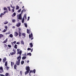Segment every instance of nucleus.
<instances>
[{"mask_svg": "<svg viewBox=\"0 0 76 76\" xmlns=\"http://www.w3.org/2000/svg\"><path fill=\"white\" fill-rule=\"evenodd\" d=\"M15 37H17L18 35H19V33L17 32H16L14 33Z\"/></svg>", "mask_w": 76, "mask_h": 76, "instance_id": "obj_5", "label": "nucleus"}, {"mask_svg": "<svg viewBox=\"0 0 76 76\" xmlns=\"http://www.w3.org/2000/svg\"><path fill=\"white\" fill-rule=\"evenodd\" d=\"M29 75H30V76H31V73H30V72H29Z\"/></svg>", "mask_w": 76, "mask_h": 76, "instance_id": "obj_64", "label": "nucleus"}, {"mask_svg": "<svg viewBox=\"0 0 76 76\" xmlns=\"http://www.w3.org/2000/svg\"><path fill=\"white\" fill-rule=\"evenodd\" d=\"M33 37V34H32V33H31V34L29 35V38H31V40H32V39H34V37Z\"/></svg>", "mask_w": 76, "mask_h": 76, "instance_id": "obj_3", "label": "nucleus"}, {"mask_svg": "<svg viewBox=\"0 0 76 76\" xmlns=\"http://www.w3.org/2000/svg\"><path fill=\"white\" fill-rule=\"evenodd\" d=\"M21 11V9H20L19 10H18V13H20V12Z\"/></svg>", "mask_w": 76, "mask_h": 76, "instance_id": "obj_38", "label": "nucleus"}, {"mask_svg": "<svg viewBox=\"0 0 76 76\" xmlns=\"http://www.w3.org/2000/svg\"><path fill=\"white\" fill-rule=\"evenodd\" d=\"M26 56H23V57H22V59L23 60H25V59H26Z\"/></svg>", "mask_w": 76, "mask_h": 76, "instance_id": "obj_16", "label": "nucleus"}, {"mask_svg": "<svg viewBox=\"0 0 76 76\" xmlns=\"http://www.w3.org/2000/svg\"><path fill=\"white\" fill-rule=\"evenodd\" d=\"M8 10L9 11H10V7H8Z\"/></svg>", "mask_w": 76, "mask_h": 76, "instance_id": "obj_47", "label": "nucleus"}, {"mask_svg": "<svg viewBox=\"0 0 76 76\" xmlns=\"http://www.w3.org/2000/svg\"><path fill=\"white\" fill-rule=\"evenodd\" d=\"M6 61V58L5 57V58H4V59H3V62L4 63V62H5V61Z\"/></svg>", "mask_w": 76, "mask_h": 76, "instance_id": "obj_12", "label": "nucleus"}, {"mask_svg": "<svg viewBox=\"0 0 76 76\" xmlns=\"http://www.w3.org/2000/svg\"><path fill=\"white\" fill-rule=\"evenodd\" d=\"M22 71H20V74H21V75H22Z\"/></svg>", "mask_w": 76, "mask_h": 76, "instance_id": "obj_58", "label": "nucleus"}, {"mask_svg": "<svg viewBox=\"0 0 76 76\" xmlns=\"http://www.w3.org/2000/svg\"><path fill=\"white\" fill-rule=\"evenodd\" d=\"M7 30L4 29V30L3 31H2L3 32H6V31Z\"/></svg>", "mask_w": 76, "mask_h": 76, "instance_id": "obj_37", "label": "nucleus"}, {"mask_svg": "<svg viewBox=\"0 0 76 76\" xmlns=\"http://www.w3.org/2000/svg\"><path fill=\"white\" fill-rule=\"evenodd\" d=\"M23 10H22V11H21V14H23Z\"/></svg>", "mask_w": 76, "mask_h": 76, "instance_id": "obj_55", "label": "nucleus"}, {"mask_svg": "<svg viewBox=\"0 0 76 76\" xmlns=\"http://www.w3.org/2000/svg\"><path fill=\"white\" fill-rule=\"evenodd\" d=\"M13 36V34H10V38H12Z\"/></svg>", "mask_w": 76, "mask_h": 76, "instance_id": "obj_18", "label": "nucleus"}, {"mask_svg": "<svg viewBox=\"0 0 76 76\" xmlns=\"http://www.w3.org/2000/svg\"><path fill=\"white\" fill-rule=\"evenodd\" d=\"M16 44H19V42H17Z\"/></svg>", "mask_w": 76, "mask_h": 76, "instance_id": "obj_61", "label": "nucleus"}, {"mask_svg": "<svg viewBox=\"0 0 76 76\" xmlns=\"http://www.w3.org/2000/svg\"><path fill=\"white\" fill-rule=\"evenodd\" d=\"M16 26H17V27H19L20 26V23H18L16 25Z\"/></svg>", "mask_w": 76, "mask_h": 76, "instance_id": "obj_15", "label": "nucleus"}, {"mask_svg": "<svg viewBox=\"0 0 76 76\" xmlns=\"http://www.w3.org/2000/svg\"><path fill=\"white\" fill-rule=\"evenodd\" d=\"M22 20H25V19L23 17Z\"/></svg>", "mask_w": 76, "mask_h": 76, "instance_id": "obj_52", "label": "nucleus"}, {"mask_svg": "<svg viewBox=\"0 0 76 76\" xmlns=\"http://www.w3.org/2000/svg\"><path fill=\"white\" fill-rule=\"evenodd\" d=\"M0 70H3V69L2 67L1 66L0 67Z\"/></svg>", "mask_w": 76, "mask_h": 76, "instance_id": "obj_42", "label": "nucleus"}, {"mask_svg": "<svg viewBox=\"0 0 76 76\" xmlns=\"http://www.w3.org/2000/svg\"><path fill=\"white\" fill-rule=\"evenodd\" d=\"M14 67L15 69H16V68L17 67V65H15Z\"/></svg>", "mask_w": 76, "mask_h": 76, "instance_id": "obj_29", "label": "nucleus"}, {"mask_svg": "<svg viewBox=\"0 0 76 76\" xmlns=\"http://www.w3.org/2000/svg\"><path fill=\"white\" fill-rule=\"evenodd\" d=\"M6 12H7V11H4V14H5Z\"/></svg>", "mask_w": 76, "mask_h": 76, "instance_id": "obj_54", "label": "nucleus"}, {"mask_svg": "<svg viewBox=\"0 0 76 76\" xmlns=\"http://www.w3.org/2000/svg\"><path fill=\"white\" fill-rule=\"evenodd\" d=\"M19 7L17 5L16 6V10H19Z\"/></svg>", "mask_w": 76, "mask_h": 76, "instance_id": "obj_22", "label": "nucleus"}, {"mask_svg": "<svg viewBox=\"0 0 76 76\" xmlns=\"http://www.w3.org/2000/svg\"><path fill=\"white\" fill-rule=\"evenodd\" d=\"M13 43H14V44H16V42L15 41L14 42H13Z\"/></svg>", "mask_w": 76, "mask_h": 76, "instance_id": "obj_50", "label": "nucleus"}, {"mask_svg": "<svg viewBox=\"0 0 76 76\" xmlns=\"http://www.w3.org/2000/svg\"><path fill=\"white\" fill-rule=\"evenodd\" d=\"M31 56V53H28L27 54V56Z\"/></svg>", "mask_w": 76, "mask_h": 76, "instance_id": "obj_21", "label": "nucleus"}, {"mask_svg": "<svg viewBox=\"0 0 76 76\" xmlns=\"http://www.w3.org/2000/svg\"><path fill=\"white\" fill-rule=\"evenodd\" d=\"M24 64V61H23L21 62V64Z\"/></svg>", "mask_w": 76, "mask_h": 76, "instance_id": "obj_33", "label": "nucleus"}, {"mask_svg": "<svg viewBox=\"0 0 76 76\" xmlns=\"http://www.w3.org/2000/svg\"><path fill=\"white\" fill-rule=\"evenodd\" d=\"M17 19H20V20H22V15L21 14H20L18 16V18H17Z\"/></svg>", "mask_w": 76, "mask_h": 76, "instance_id": "obj_4", "label": "nucleus"}, {"mask_svg": "<svg viewBox=\"0 0 76 76\" xmlns=\"http://www.w3.org/2000/svg\"><path fill=\"white\" fill-rule=\"evenodd\" d=\"M20 49H17V51H20Z\"/></svg>", "mask_w": 76, "mask_h": 76, "instance_id": "obj_57", "label": "nucleus"}, {"mask_svg": "<svg viewBox=\"0 0 76 76\" xmlns=\"http://www.w3.org/2000/svg\"><path fill=\"white\" fill-rule=\"evenodd\" d=\"M27 50H28V51H29V50H31V48H28L27 49Z\"/></svg>", "mask_w": 76, "mask_h": 76, "instance_id": "obj_36", "label": "nucleus"}, {"mask_svg": "<svg viewBox=\"0 0 76 76\" xmlns=\"http://www.w3.org/2000/svg\"><path fill=\"white\" fill-rule=\"evenodd\" d=\"M26 71L25 72V75L29 73V71H30V67H29V66H26Z\"/></svg>", "mask_w": 76, "mask_h": 76, "instance_id": "obj_2", "label": "nucleus"}, {"mask_svg": "<svg viewBox=\"0 0 76 76\" xmlns=\"http://www.w3.org/2000/svg\"><path fill=\"white\" fill-rule=\"evenodd\" d=\"M30 48H32L33 47V45H32V43L31 42L30 43Z\"/></svg>", "mask_w": 76, "mask_h": 76, "instance_id": "obj_10", "label": "nucleus"}, {"mask_svg": "<svg viewBox=\"0 0 76 76\" xmlns=\"http://www.w3.org/2000/svg\"><path fill=\"white\" fill-rule=\"evenodd\" d=\"M5 68H6L7 67V62L6 61L5 63Z\"/></svg>", "mask_w": 76, "mask_h": 76, "instance_id": "obj_9", "label": "nucleus"}, {"mask_svg": "<svg viewBox=\"0 0 76 76\" xmlns=\"http://www.w3.org/2000/svg\"><path fill=\"white\" fill-rule=\"evenodd\" d=\"M20 54V55L18 57H17V59L18 61H20V59H21V54H22V50H20V51H17V54Z\"/></svg>", "mask_w": 76, "mask_h": 76, "instance_id": "obj_1", "label": "nucleus"}, {"mask_svg": "<svg viewBox=\"0 0 76 76\" xmlns=\"http://www.w3.org/2000/svg\"><path fill=\"white\" fill-rule=\"evenodd\" d=\"M24 37H26V34L25 33H22L21 34Z\"/></svg>", "mask_w": 76, "mask_h": 76, "instance_id": "obj_11", "label": "nucleus"}, {"mask_svg": "<svg viewBox=\"0 0 76 76\" xmlns=\"http://www.w3.org/2000/svg\"><path fill=\"white\" fill-rule=\"evenodd\" d=\"M11 66H12V67L13 64H14V63H13V62H11Z\"/></svg>", "mask_w": 76, "mask_h": 76, "instance_id": "obj_31", "label": "nucleus"}, {"mask_svg": "<svg viewBox=\"0 0 76 76\" xmlns=\"http://www.w3.org/2000/svg\"><path fill=\"white\" fill-rule=\"evenodd\" d=\"M7 34H10V32H8L7 33Z\"/></svg>", "mask_w": 76, "mask_h": 76, "instance_id": "obj_60", "label": "nucleus"}, {"mask_svg": "<svg viewBox=\"0 0 76 76\" xmlns=\"http://www.w3.org/2000/svg\"><path fill=\"white\" fill-rule=\"evenodd\" d=\"M12 28H14V29H15V26H13L12 27Z\"/></svg>", "mask_w": 76, "mask_h": 76, "instance_id": "obj_62", "label": "nucleus"}, {"mask_svg": "<svg viewBox=\"0 0 76 76\" xmlns=\"http://www.w3.org/2000/svg\"><path fill=\"white\" fill-rule=\"evenodd\" d=\"M7 39H8L7 38L6 39H5L3 42V43L4 44V43H6L7 42Z\"/></svg>", "mask_w": 76, "mask_h": 76, "instance_id": "obj_8", "label": "nucleus"}, {"mask_svg": "<svg viewBox=\"0 0 76 76\" xmlns=\"http://www.w3.org/2000/svg\"><path fill=\"white\" fill-rule=\"evenodd\" d=\"M8 23V22L7 21V22H4V24L5 25H6V24H7V23Z\"/></svg>", "mask_w": 76, "mask_h": 76, "instance_id": "obj_34", "label": "nucleus"}, {"mask_svg": "<svg viewBox=\"0 0 76 76\" xmlns=\"http://www.w3.org/2000/svg\"><path fill=\"white\" fill-rule=\"evenodd\" d=\"M29 61H27V63H29Z\"/></svg>", "mask_w": 76, "mask_h": 76, "instance_id": "obj_63", "label": "nucleus"}, {"mask_svg": "<svg viewBox=\"0 0 76 76\" xmlns=\"http://www.w3.org/2000/svg\"><path fill=\"white\" fill-rule=\"evenodd\" d=\"M3 69H0V73H1L3 72Z\"/></svg>", "mask_w": 76, "mask_h": 76, "instance_id": "obj_17", "label": "nucleus"}, {"mask_svg": "<svg viewBox=\"0 0 76 76\" xmlns=\"http://www.w3.org/2000/svg\"><path fill=\"white\" fill-rule=\"evenodd\" d=\"M21 44H23V45H24V42L23 41H21Z\"/></svg>", "mask_w": 76, "mask_h": 76, "instance_id": "obj_32", "label": "nucleus"}, {"mask_svg": "<svg viewBox=\"0 0 76 76\" xmlns=\"http://www.w3.org/2000/svg\"><path fill=\"white\" fill-rule=\"evenodd\" d=\"M10 68H9V67H8V66H7V67H6V68H5V69H7V70H8Z\"/></svg>", "mask_w": 76, "mask_h": 76, "instance_id": "obj_30", "label": "nucleus"}, {"mask_svg": "<svg viewBox=\"0 0 76 76\" xmlns=\"http://www.w3.org/2000/svg\"><path fill=\"white\" fill-rule=\"evenodd\" d=\"M22 23H24V20H22Z\"/></svg>", "mask_w": 76, "mask_h": 76, "instance_id": "obj_53", "label": "nucleus"}, {"mask_svg": "<svg viewBox=\"0 0 76 76\" xmlns=\"http://www.w3.org/2000/svg\"><path fill=\"white\" fill-rule=\"evenodd\" d=\"M8 75H9V73H6L5 74L6 76H8Z\"/></svg>", "mask_w": 76, "mask_h": 76, "instance_id": "obj_39", "label": "nucleus"}, {"mask_svg": "<svg viewBox=\"0 0 76 76\" xmlns=\"http://www.w3.org/2000/svg\"><path fill=\"white\" fill-rule=\"evenodd\" d=\"M29 32H31V30L30 29L29 30L28 29L27 30V34H29Z\"/></svg>", "mask_w": 76, "mask_h": 76, "instance_id": "obj_7", "label": "nucleus"}, {"mask_svg": "<svg viewBox=\"0 0 76 76\" xmlns=\"http://www.w3.org/2000/svg\"><path fill=\"white\" fill-rule=\"evenodd\" d=\"M29 19H30V17H28V19H27L28 21V20H29Z\"/></svg>", "mask_w": 76, "mask_h": 76, "instance_id": "obj_46", "label": "nucleus"}, {"mask_svg": "<svg viewBox=\"0 0 76 76\" xmlns=\"http://www.w3.org/2000/svg\"><path fill=\"white\" fill-rule=\"evenodd\" d=\"M4 10H7V8L6 7H4Z\"/></svg>", "mask_w": 76, "mask_h": 76, "instance_id": "obj_27", "label": "nucleus"}, {"mask_svg": "<svg viewBox=\"0 0 76 76\" xmlns=\"http://www.w3.org/2000/svg\"><path fill=\"white\" fill-rule=\"evenodd\" d=\"M19 37H21V32H20V31H19Z\"/></svg>", "mask_w": 76, "mask_h": 76, "instance_id": "obj_24", "label": "nucleus"}, {"mask_svg": "<svg viewBox=\"0 0 76 76\" xmlns=\"http://www.w3.org/2000/svg\"><path fill=\"white\" fill-rule=\"evenodd\" d=\"M1 76H5L4 75H3V74H0Z\"/></svg>", "mask_w": 76, "mask_h": 76, "instance_id": "obj_51", "label": "nucleus"}, {"mask_svg": "<svg viewBox=\"0 0 76 76\" xmlns=\"http://www.w3.org/2000/svg\"><path fill=\"white\" fill-rule=\"evenodd\" d=\"M30 73H33V71L30 70Z\"/></svg>", "mask_w": 76, "mask_h": 76, "instance_id": "obj_44", "label": "nucleus"}, {"mask_svg": "<svg viewBox=\"0 0 76 76\" xmlns=\"http://www.w3.org/2000/svg\"><path fill=\"white\" fill-rule=\"evenodd\" d=\"M15 7H13V9H12V12H15Z\"/></svg>", "mask_w": 76, "mask_h": 76, "instance_id": "obj_25", "label": "nucleus"}, {"mask_svg": "<svg viewBox=\"0 0 76 76\" xmlns=\"http://www.w3.org/2000/svg\"><path fill=\"white\" fill-rule=\"evenodd\" d=\"M5 29H6V30H7V26H5Z\"/></svg>", "mask_w": 76, "mask_h": 76, "instance_id": "obj_48", "label": "nucleus"}, {"mask_svg": "<svg viewBox=\"0 0 76 76\" xmlns=\"http://www.w3.org/2000/svg\"><path fill=\"white\" fill-rule=\"evenodd\" d=\"M3 37V35L2 34H0V39L1 38H2Z\"/></svg>", "mask_w": 76, "mask_h": 76, "instance_id": "obj_23", "label": "nucleus"}, {"mask_svg": "<svg viewBox=\"0 0 76 76\" xmlns=\"http://www.w3.org/2000/svg\"><path fill=\"white\" fill-rule=\"evenodd\" d=\"M17 46L18 45H17L16 44L14 46L15 48V49H17L18 48V47H17Z\"/></svg>", "mask_w": 76, "mask_h": 76, "instance_id": "obj_14", "label": "nucleus"}, {"mask_svg": "<svg viewBox=\"0 0 76 76\" xmlns=\"http://www.w3.org/2000/svg\"><path fill=\"white\" fill-rule=\"evenodd\" d=\"M16 13L14 12L12 15V17H14V16H16Z\"/></svg>", "mask_w": 76, "mask_h": 76, "instance_id": "obj_13", "label": "nucleus"}, {"mask_svg": "<svg viewBox=\"0 0 76 76\" xmlns=\"http://www.w3.org/2000/svg\"><path fill=\"white\" fill-rule=\"evenodd\" d=\"M36 72V70H35V69H34L33 70V72L34 74H35V73Z\"/></svg>", "mask_w": 76, "mask_h": 76, "instance_id": "obj_28", "label": "nucleus"}, {"mask_svg": "<svg viewBox=\"0 0 76 76\" xmlns=\"http://www.w3.org/2000/svg\"><path fill=\"white\" fill-rule=\"evenodd\" d=\"M32 51H33V49H32L31 50V52H32Z\"/></svg>", "mask_w": 76, "mask_h": 76, "instance_id": "obj_59", "label": "nucleus"}, {"mask_svg": "<svg viewBox=\"0 0 76 76\" xmlns=\"http://www.w3.org/2000/svg\"><path fill=\"white\" fill-rule=\"evenodd\" d=\"M13 51H14V53H15L16 54V51H15V50L14 49H13Z\"/></svg>", "mask_w": 76, "mask_h": 76, "instance_id": "obj_43", "label": "nucleus"}, {"mask_svg": "<svg viewBox=\"0 0 76 76\" xmlns=\"http://www.w3.org/2000/svg\"><path fill=\"white\" fill-rule=\"evenodd\" d=\"M3 15H4V13H2L1 14V15H0V17H1H1H2V16H3Z\"/></svg>", "mask_w": 76, "mask_h": 76, "instance_id": "obj_26", "label": "nucleus"}, {"mask_svg": "<svg viewBox=\"0 0 76 76\" xmlns=\"http://www.w3.org/2000/svg\"><path fill=\"white\" fill-rule=\"evenodd\" d=\"M24 17L25 18V19H27V18H26V15H25Z\"/></svg>", "mask_w": 76, "mask_h": 76, "instance_id": "obj_45", "label": "nucleus"}, {"mask_svg": "<svg viewBox=\"0 0 76 76\" xmlns=\"http://www.w3.org/2000/svg\"><path fill=\"white\" fill-rule=\"evenodd\" d=\"M23 12H26V10H25V9H24L23 10Z\"/></svg>", "mask_w": 76, "mask_h": 76, "instance_id": "obj_40", "label": "nucleus"}, {"mask_svg": "<svg viewBox=\"0 0 76 76\" xmlns=\"http://www.w3.org/2000/svg\"><path fill=\"white\" fill-rule=\"evenodd\" d=\"M18 29L19 30V31H21V28H18Z\"/></svg>", "mask_w": 76, "mask_h": 76, "instance_id": "obj_49", "label": "nucleus"}, {"mask_svg": "<svg viewBox=\"0 0 76 76\" xmlns=\"http://www.w3.org/2000/svg\"><path fill=\"white\" fill-rule=\"evenodd\" d=\"M20 61H16V64L17 65H18V66L20 64Z\"/></svg>", "mask_w": 76, "mask_h": 76, "instance_id": "obj_6", "label": "nucleus"}, {"mask_svg": "<svg viewBox=\"0 0 76 76\" xmlns=\"http://www.w3.org/2000/svg\"><path fill=\"white\" fill-rule=\"evenodd\" d=\"M10 7H12V8H13V7H12V4L10 5Z\"/></svg>", "mask_w": 76, "mask_h": 76, "instance_id": "obj_56", "label": "nucleus"}, {"mask_svg": "<svg viewBox=\"0 0 76 76\" xmlns=\"http://www.w3.org/2000/svg\"><path fill=\"white\" fill-rule=\"evenodd\" d=\"M12 22H13V23L16 22V20L15 19L12 20Z\"/></svg>", "mask_w": 76, "mask_h": 76, "instance_id": "obj_35", "label": "nucleus"}, {"mask_svg": "<svg viewBox=\"0 0 76 76\" xmlns=\"http://www.w3.org/2000/svg\"><path fill=\"white\" fill-rule=\"evenodd\" d=\"M24 25L25 27L27 28L28 27V25H27V23H24Z\"/></svg>", "mask_w": 76, "mask_h": 76, "instance_id": "obj_20", "label": "nucleus"}, {"mask_svg": "<svg viewBox=\"0 0 76 76\" xmlns=\"http://www.w3.org/2000/svg\"><path fill=\"white\" fill-rule=\"evenodd\" d=\"M8 47H9V48H11V45H8Z\"/></svg>", "mask_w": 76, "mask_h": 76, "instance_id": "obj_41", "label": "nucleus"}, {"mask_svg": "<svg viewBox=\"0 0 76 76\" xmlns=\"http://www.w3.org/2000/svg\"><path fill=\"white\" fill-rule=\"evenodd\" d=\"M15 54L14 52H11L10 53V55H14V54Z\"/></svg>", "mask_w": 76, "mask_h": 76, "instance_id": "obj_19", "label": "nucleus"}]
</instances>
